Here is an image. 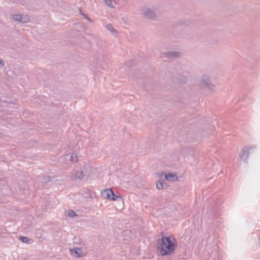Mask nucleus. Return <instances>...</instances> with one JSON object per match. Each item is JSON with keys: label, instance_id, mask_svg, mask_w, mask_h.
<instances>
[{"label": "nucleus", "instance_id": "nucleus-17", "mask_svg": "<svg viewBox=\"0 0 260 260\" xmlns=\"http://www.w3.org/2000/svg\"><path fill=\"white\" fill-rule=\"evenodd\" d=\"M186 81V78L183 76H181L178 79V83L179 84L184 83Z\"/></svg>", "mask_w": 260, "mask_h": 260}, {"label": "nucleus", "instance_id": "nucleus-6", "mask_svg": "<svg viewBox=\"0 0 260 260\" xmlns=\"http://www.w3.org/2000/svg\"><path fill=\"white\" fill-rule=\"evenodd\" d=\"M113 193V190L111 188H107L101 192V196L104 199L110 200L111 194Z\"/></svg>", "mask_w": 260, "mask_h": 260}, {"label": "nucleus", "instance_id": "nucleus-24", "mask_svg": "<svg viewBox=\"0 0 260 260\" xmlns=\"http://www.w3.org/2000/svg\"><path fill=\"white\" fill-rule=\"evenodd\" d=\"M80 14L83 16L84 13L82 12L80 9Z\"/></svg>", "mask_w": 260, "mask_h": 260}, {"label": "nucleus", "instance_id": "nucleus-8", "mask_svg": "<svg viewBox=\"0 0 260 260\" xmlns=\"http://www.w3.org/2000/svg\"><path fill=\"white\" fill-rule=\"evenodd\" d=\"M166 57L169 58H173L180 56V53L176 51H168L164 53Z\"/></svg>", "mask_w": 260, "mask_h": 260}, {"label": "nucleus", "instance_id": "nucleus-23", "mask_svg": "<svg viewBox=\"0 0 260 260\" xmlns=\"http://www.w3.org/2000/svg\"><path fill=\"white\" fill-rule=\"evenodd\" d=\"M74 154H73L71 155V157H70V160H71V161H73V160H74Z\"/></svg>", "mask_w": 260, "mask_h": 260}, {"label": "nucleus", "instance_id": "nucleus-15", "mask_svg": "<svg viewBox=\"0 0 260 260\" xmlns=\"http://www.w3.org/2000/svg\"><path fill=\"white\" fill-rule=\"evenodd\" d=\"M29 21V17L27 15H22V18L20 22L21 23H25Z\"/></svg>", "mask_w": 260, "mask_h": 260}, {"label": "nucleus", "instance_id": "nucleus-5", "mask_svg": "<svg viewBox=\"0 0 260 260\" xmlns=\"http://www.w3.org/2000/svg\"><path fill=\"white\" fill-rule=\"evenodd\" d=\"M70 254L75 257L82 256V249L80 248L70 249Z\"/></svg>", "mask_w": 260, "mask_h": 260}, {"label": "nucleus", "instance_id": "nucleus-1", "mask_svg": "<svg viewBox=\"0 0 260 260\" xmlns=\"http://www.w3.org/2000/svg\"><path fill=\"white\" fill-rule=\"evenodd\" d=\"M177 247L176 240L173 236H162L156 241L157 251L162 256L172 254Z\"/></svg>", "mask_w": 260, "mask_h": 260}, {"label": "nucleus", "instance_id": "nucleus-22", "mask_svg": "<svg viewBox=\"0 0 260 260\" xmlns=\"http://www.w3.org/2000/svg\"><path fill=\"white\" fill-rule=\"evenodd\" d=\"M84 18L86 19V20L89 21H92L91 20V19L89 17H88L87 16H86Z\"/></svg>", "mask_w": 260, "mask_h": 260}, {"label": "nucleus", "instance_id": "nucleus-11", "mask_svg": "<svg viewBox=\"0 0 260 260\" xmlns=\"http://www.w3.org/2000/svg\"><path fill=\"white\" fill-rule=\"evenodd\" d=\"M84 176V174L83 171H76L75 174V179H81Z\"/></svg>", "mask_w": 260, "mask_h": 260}, {"label": "nucleus", "instance_id": "nucleus-9", "mask_svg": "<svg viewBox=\"0 0 260 260\" xmlns=\"http://www.w3.org/2000/svg\"><path fill=\"white\" fill-rule=\"evenodd\" d=\"M19 239L24 243L31 244L33 242V240L32 239L26 236H20Z\"/></svg>", "mask_w": 260, "mask_h": 260}, {"label": "nucleus", "instance_id": "nucleus-2", "mask_svg": "<svg viewBox=\"0 0 260 260\" xmlns=\"http://www.w3.org/2000/svg\"><path fill=\"white\" fill-rule=\"evenodd\" d=\"M252 149V147L248 148L247 147H244L241 150V154L240 155V158L244 161L247 162L248 158L249 155V150Z\"/></svg>", "mask_w": 260, "mask_h": 260}, {"label": "nucleus", "instance_id": "nucleus-4", "mask_svg": "<svg viewBox=\"0 0 260 260\" xmlns=\"http://www.w3.org/2000/svg\"><path fill=\"white\" fill-rule=\"evenodd\" d=\"M143 14L148 19H154L156 17V14L154 12L150 9H146Z\"/></svg>", "mask_w": 260, "mask_h": 260}, {"label": "nucleus", "instance_id": "nucleus-19", "mask_svg": "<svg viewBox=\"0 0 260 260\" xmlns=\"http://www.w3.org/2000/svg\"><path fill=\"white\" fill-rule=\"evenodd\" d=\"M68 215L71 217H74L77 215V214L72 210L69 211Z\"/></svg>", "mask_w": 260, "mask_h": 260}, {"label": "nucleus", "instance_id": "nucleus-25", "mask_svg": "<svg viewBox=\"0 0 260 260\" xmlns=\"http://www.w3.org/2000/svg\"><path fill=\"white\" fill-rule=\"evenodd\" d=\"M87 15L85 14H84V15H83V16H84V17L85 18Z\"/></svg>", "mask_w": 260, "mask_h": 260}, {"label": "nucleus", "instance_id": "nucleus-12", "mask_svg": "<svg viewBox=\"0 0 260 260\" xmlns=\"http://www.w3.org/2000/svg\"><path fill=\"white\" fill-rule=\"evenodd\" d=\"M105 3L107 6L108 7L113 8H114V6L113 5V3L115 4V2L114 0H104Z\"/></svg>", "mask_w": 260, "mask_h": 260}, {"label": "nucleus", "instance_id": "nucleus-26", "mask_svg": "<svg viewBox=\"0 0 260 260\" xmlns=\"http://www.w3.org/2000/svg\"><path fill=\"white\" fill-rule=\"evenodd\" d=\"M75 157H77V155H76V154L75 155Z\"/></svg>", "mask_w": 260, "mask_h": 260}, {"label": "nucleus", "instance_id": "nucleus-18", "mask_svg": "<svg viewBox=\"0 0 260 260\" xmlns=\"http://www.w3.org/2000/svg\"><path fill=\"white\" fill-rule=\"evenodd\" d=\"M134 62V60L132 59V60H129L126 61L125 64L126 67L129 68V67H132Z\"/></svg>", "mask_w": 260, "mask_h": 260}, {"label": "nucleus", "instance_id": "nucleus-14", "mask_svg": "<svg viewBox=\"0 0 260 260\" xmlns=\"http://www.w3.org/2000/svg\"><path fill=\"white\" fill-rule=\"evenodd\" d=\"M118 199H122V197L120 196L115 194L114 193V191H113V193H112V194H111L110 200L116 201L118 200Z\"/></svg>", "mask_w": 260, "mask_h": 260}, {"label": "nucleus", "instance_id": "nucleus-10", "mask_svg": "<svg viewBox=\"0 0 260 260\" xmlns=\"http://www.w3.org/2000/svg\"><path fill=\"white\" fill-rule=\"evenodd\" d=\"M106 28L111 32V33L115 36L117 34V31L114 28L111 24H108L106 25Z\"/></svg>", "mask_w": 260, "mask_h": 260}, {"label": "nucleus", "instance_id": "nucleus-7", "mask_svg": "<svg viewBox=\"0 0 260 260\" xmlns=\"http://www.w3.org/2000/svg\"><path fill=\"white\" fill-rule=\"evenodd\" d=\"M165 178L169 181H175L178 180V176L173 173H168L165 174Z\"/></svg>", "mask_w": 260, "mask_h": 260}, {"label": "nucleus", "instance_id": "nucleus-13", "mask_svg": "<svg viewBox=\"0 0 260 260\" xmlns=\"http://www.w3.org/2000/svg\"><path fill=\"white\" fill-rule=\"evenodd\" d=\"M163 182L161 180H158L156 183V188L158 190L164 188Z\"/></svg>", "mask_w": 260, "mask_h": 260}, {"label": "nucleus", "instance_id": "nucleus-16", "mask_svg": "<svg viewBox=\"0 0 260 260\" xmlns=\"http://www.w3.org/2000/svg\"><path fill=\"white\" fill-rule=\"evenodd\" d=\"M12 18L16 21H19L21 20V19L22 18V15L20 14H14L12 16Z\"/></svg>", "mask_w": 260, "mask_h": 260}, {"label": "nucleus", "instance_id": "nucleus-3", "mask_svg": "<svg viewBox=\"0 0 260 260\" xmlns=\"http://www.w3.org/2000/svg\"><path fill=\"white\" fill-rule=\"evenodd\" d=\"M201 83L204 87L211 89L214 87V85L211 83L210 79L205 76H203L201 79Z\"/></svg>", "mask_w": 260, "mask_h": 260}, {"label": "nucleus", "instance_id": "nucleus-20", "mask_svg": "<svg viewBox=\"0 0 260 260\" xmlns=\"http://www.w3.org/2000/svg\"><path fill=\"white\" fill-rule=\"evenodd\" d=\"M43 179L45 183L48 182L50 181V180L49 177L48 176L44 177Z\"/></svg>", "mask_w": 260, "mask_h": 260}, {"label": "nucleus", "instance_id": "nucleus-21", "mask_svg": "<svg viewBox=\"0 0 260 260\" xmlns=\"http://www.w3.org/2000/svg\"><path fill=\"white\" fill-rule=\"evenodd\" d=\"M4 66V63L3 62V61L0 59V66L1 67H3Z\"/></svg>", "mask_w": 260, "mask_h": 260}]
</instances>
